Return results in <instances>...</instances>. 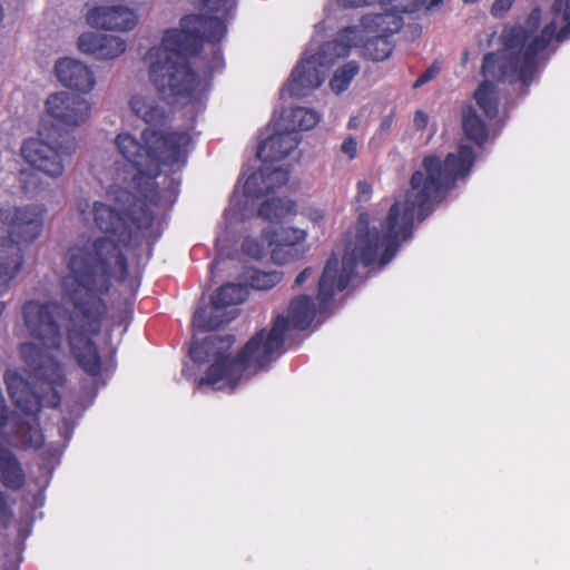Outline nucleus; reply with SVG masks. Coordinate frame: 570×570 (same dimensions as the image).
Instances as JSON below:
<instances>
[{
	"mask_svg": "<svg viewBox=\"0 0 570 570\" xmlns=\"http://www.w3.org/2000/svg\"><path fill=\"white\" fill-rule=\"evenodd\" d=\"M341 151L344 155L348 156L350 159H354L356 157L357 144L354 137L350 136L343 141L341 146Z\"/></svg>",
	"mask_w": 570,
	"mask_h": 570,
	"instance_id": "nucleus-39",
	"label": "nucleus"
},
{
	"mask_svg": "<svg viewBox=\"0 0 570 570\" xmlns=\"http://www.w3.org/2000/svg\"><path fill=\"white\" fill-rule=\"evenodd\" d=\"M393 114L385 116L380 124V132L387 134L393 126Z\"/></svg>",
	"mask_w": 570,
	"mask_h": 570,
	"instance_id": "nucleus-43",
	"label": "nucleus"
},
{
	"mask_svg": "<svg viewBox=\"0 0 570 570\" xmlns=\"http://www.w3.org/2000/svg\"><path fill=\"white\" fill-rule=\"evenodd\" d=\"M8 518V505L2 492L0 491V522L6 521Z\"/></svg>",
	"mask_w": 570,
	"mask_h": 570,
	"instance_id": "nucleus-47",
	"label": "nucleus"
},
{
	"mask_svg": "<svg viewBox=\"0 0 570 570\" xmlns=\"http://www.w3.org/2000/svg\"><path fill=\"white\" fill-rule=\"evenodd\" d=\"M307 217L312 223L320 225L321 223H323L325 214L322 209L309 208L307 210Z\"/></svg>",
	"mask_w": 570,
	"mask_h": 570,
	"instance_id": "nucleus-41",
	"label": "nucleus"
},
{
	"mask_svg": "<svg viewBox=\"0 0 570 570\" xmlns=\"http://www.w3.org/2000/svg\"><path fill=\"white\" fill-rule=\"evenodd\" d=\"M86 20L96 29L130 31L138 23V14L124 4L98 6L87 11Z\"/></svg>",
	"mask_w": 570,
	"mask_h": 570,
	"instance_id": "nucleus-13",
	"label": "nucleus"
},
{
	"mask_svg": "<svg viewBox=\"0 0 570 570\" xmlns=\"http://www.w3.org/2000/svg\"><path fill=\"white\" fill-rule=\"evenodd\" d=\"M132 114L149 125H159L165 119L164 108L148 94L134 95L129 100Z\"/></svg>",
	"mask_w": 570,
	"mask_h": 570,
	"instance_id": "nucleus-22",
	"label": "nucleus"
},
{
	"mask_svg": "<svg viewBox=\"0 0 570 570\" xmlns=\"http://www.w3.org/2000/svg\"><path fill=\"white\" fill-rule=\"evenodd\" d=\"M422 167L428 170V157H424L422 160Z\"/></svg>",
	"mask_w": 570,
	"mask_h": 570,
	"instance_id": "nucleus-55",
	"label": "nucleus"
},
{
	"mask_svg": "<svg viewBox=\"0 0 570 570\" xmlns=\"http://www.w3.org/2000/svg\"><path fill=\"white\" fill-rule=\"evenodd\" d=\"M78 48L97 60H114L125 53L127 42L118 36L85 32L78 38Z\"/></svg>",
	"mask_w": 570,
	"mask_h": 570,
	"instance_id": "nucleus-15",
	"label": "nucleus"
},
{
	"mask_svg": "<svg viewBox=\"0 0 570 570\" xmlns=\"http://www.w3.org/2000/svg\"><path fill=\"white\" fill-rule=\"evenodd\" d=\"M438 71V68L435 67V62L430 66V79H432L434 72Z\"/></svg>",
	"mask_w": 570,
	"mask_h": 570,
	"instance_id": "nucleus-54",
	"label": "nucleus"
},
{
	"mask_svg": "<svg viewBox=\"0 0 570 570\" xmlns=\"http://www.w3.org/2000/svg\"><path fill=\"white\" fill-rule=\"evenodd\" d=\"M358 41L357 30L343 28L336 37L323 45L315 55L302 60L293 70L286 90L293 97H305L317 89L324 81V72L321 70L338 58L350 55V50Z\"/></svg>",
	"mask_w": 570,
	"mask_h": 570,
	"instance_id": "nucleus-8",
	"label": "nucleus"
},
{
	"mask_svg": "<svg viewBox=\"0 0 570 570\" xmlns=\"http://www.w3.org/2000/svg\"><path fill=\"white\" fill-rule=\"evenodd\" d=\"M563 20L566 21V24L558 32L556 31L554 35V38L558 41H563L570 38V18Z\"/></svg>",
	"mask_w": 570,
	"mask_h": 570,
	"instance_id": "nucleus-42",
	"label": "nucleus"
},
{
	"mask_svg": "<svg viewBox=\"0 0 570 570\" xmlns=\"http://www.w3.org/2000/svg\"><path fill=\"white\" fill-rule=\"evenodd\" d=\"M443 0H430V9L438 7Z\"/></svg>",
	"mask_w": 570,
	"mask_h": 570,
	"instance_id": "nucleus-53",
	"label": "nucleus"
},
{
	"mask_svg": "<svg viewBox=\"0 0 570 570\" xmlns=\"http://www.w3.org/2000/svg\"><path fill=\"white\" fill-rule=\"evenodd\" d=\"M282 279V273L273 272H256L252 277V286L256 289H269L274 287Z\"/></svg>",
	"mask_w": 570,
	"mask_h": 570,
	"instance_id": "nucleus-33",
	"label": "nucleus"
},
{
	"mask_svg": "<svg viewBox=\"0 0 570 570\" xmlns=\"http://www.w3.org/2000/svg\"><path fill=\"white\" fill-rule=\"evenodd\" d=\"M144 198L135 200L126 216L120 208L104 202L77 200L81 222L104 234L95 239L81 237L70 246L66 255L68 273L62 278L63 294L75 308L70 316L72 325L68 328L69 344L80 367L92 376L101 368L100 356L90 340L99 332L100 318L106 312L99 295L109 289L108 276L126 277L125 250L136 246L139 230L153 223L154 213L148 203L160 202L153 183Z\"/></svg>",
	"mask_w": 570,
	"mask_h": 570,
	"instance_id": "nucleus-1",
	"label": "nucleus"
},
{
	"mask_svg": "<svg viewBox=\"0 0 570 570\" xmlns=\"http://www.w3.org/2000/svg\"><path fill=\"white\" fill-rule=\"evenodd\" d=\"M554 14H562L563 19L570 18V0H554L552 4Z\"/></svg>",
	"mask_w": 570,
	"mask_h": 570,
	"instance_id": "nucleus-40",
	"label": "nucleus"
},
{
	"mask_svg": "<svg viewBox=\"0 0 570 570\" xmlns=\"http://www.w3.org/2000/svg\"><path fill=\"white\" fill-rule=\"evenodd\" d=\"M125 196H126V199H127V200H129L130 195H129V194H127V193H125Z\"/></svg>",
	"mask_w": 570,
	"mask_h": 570,
	"instance_id": "nucleus-59",
	"label": "nucleus"
},
{
	"mask_svg": "<svg viewBox=\"0 0 570 570\" xmlns=\"http://www.w3.org/2000/svg\"><path fill=\"white\" fill-rule=\"evenodd\" d=\"M425 114L422 110H417L414 116V126L417 129H423L426 126Z\"/></svg>",
	"mask_w": 570,
	"mask_h": 570,
	"instance_id": "nucleus-44",
	"label": "nucleus"
},
{
	"mask_svg": "<svg viewBox=\"0 0 570 570\" xmlns=\"http://www.w3.org/2000/svg\"><path fill=\"white\" fill-rule=\"evenodd\" d=\"M0 222L11 227L12 235L31 243L42 232L43 209L36 205L24 207L2 205L0 206Z\"/></svg>",
	"mask_w": 570,
	"mask_h": 570,
	"instance_id": "nucleus-12",
	"label": "nucleus"
},
{
	"mask_svg": "<svg viewBox=\"0 0 570 570\" xmlns=\"http://www.w3.org/2000/svg\"><path fill=\"white\" fill-rule=\"evenodd\" d=\"M394 0H341L344 7L358 8L365 6H373L375 3L386 4L392 3Z\"/></svg>",
	"mask_w": 570,
	"mask_h": 570,
	"instance_id": "nucleus-38",
	"label": "nucleus"
},
{
	"mask_svg": "<svg viewBox=\"0 0 570 570\" xmlns=\"http://www.w3.org/2000/svg\"><path fill=\"white\" fill-rule=\"evenodd\" d=\"M465 4L476 3L479 0H462Z\"/></svg>",
	"mask_w": 570,
	"mask_h": 570,
	"instance_id": "nucleus-56",
	"label": "nucleus"
},
{
	"mask_svg": "<svg viewBox=\"0 0 570 570\" xmlns=\"http://www.w3.org/2000/svg\"><path fill=\"white\" fill-rule=\"evenodd\" d=\"M426 0H394L395 8L401 9L402 12H414L425 7Z\"/></svg>",
	"mask_w": 570,
	"mask_h": 570,
	"instance_id": "nucleus-35",
	"label": "nucleus"
},
{
	"mask_svg": "<svg viewBox=\"0 0 570 570\" xmlns=\"http://www.w3.org/2000/svg\"><path fill=\"white\" fill-rule=\"evenodd\" d=\"M265 177V185L268 187V193L274 190L277 187L285 185L288 181L289 175L288 170L282 167H264L262 168Z\"/></svg>",
	"mask_w": 570,
	"mask_h": 570,
	"instance_id": "nucleus-32",
	"label": "nucleus"
},
{
	"mask_svg": "<svg viewBox=\"0 0 570 570\" xmlns=\"http://www.w3.org/2000/svg\"><path fill=\"white\" fill-rule=\"evenodd\" d=\"M225 219L228 225L234 224L239 219L237 209L232 206L225 212Z\"/></svg>",
	"mask_w": 570,
	"mask_h": 570,
	"instance_id": "nucleus-45",
	"label": "nucleus"
},
{
	"mask_svg": "<svg viewBox=\"0 0 570 570\" xmlns=\"http://www.w3.org/2000/svg\"><path fill=\"white\" fill-rule=\"evenodd\" d=\"M357 124H358V119L356 117H353L348 121V127L350 128H355L357 126Z\"/></svg>",
	"mask_w": 570,
	"mask_h": 570,
	"instance_id": "nucleus-50",
	"label": "nucleus"
},
{
	"mask_svg": "<svg viewBox=\"0 0 570 570\" xmlns=\"http://www.w3.org/2000/svg\"><path fill=\"white\" fill-rule=\"evenodd\" d=\"M9 287L4 284V282L0 281V295L4 294Z\"/></svg>",
	"mask_w": 570,
	"mask_h": 570,
	"instance_id": "nucleus-52",
	"label": "nucleus"
},
{
	"mask_svg": "<svg viewBox=\"0 0 570 570\" xmlns=\"http://www.w3.org/2000/svg\"><path fill=\"white\" fill-rule=\"evenodd\" d=\"M462 129L465 137L478 146H482L489 136L485 124L471 106L462 111Z\"/></svg>",
	"mask_w": 570,
	"mask_h": 570,
	"instance_id": "nucleus-25",
	"label": "nucleus"
},
{
	"mask_svg": "<svg viewBox=\"0 0 570 570\" xmlns=\"http://www.w3.org/2000/svg\"><path fill=\"white\" fill-rule=\"evenodd\" d=\"M45 106L55 124L67 131L87 124L92 114L91 102L87 98L68 91L49 95Z\"/></svg>",
	"mask_w": 570,
	"mask_h": 570,
	"instance_id": "nucleus-11",
	"label": "nucleus"
},
{
	"mask_svg": "<svg viewBox=\"0 0 570 570\" xmlns=\"http://www.w3.org/2000/svg\"><path fill=\"white\" fill-rule=\"evenodd\" d=\"M312 274V268L307 267L303 269L296 277L294 286H301Z\"/></svg>",
	"mask_w": 570,
	"mask_h": 570,
	"instance_id": "nucleus-46",
	"label": "nucleus"
},
{
	"mask_svg": "<svg viewBox=\"0 0 570 570\" xmlns=\"http://www.w3.org/2000/svg\"><path fill=\"white\" fill-rule=\"evenodd\" d=\"M294 205L291 200L273 198L264 202L258 210L262 218L271 222H279L292 214Z\"/></svg>",
	"mask_w": 570,
	"mask_h": 570,
	"instance_id": "nucleus-29",
	"label": "nucleus"
},
{
	"mask_svg": "<svg viewBox=\"0 0 570 570\" xmlns=\"http://www.w3.org/2000/svg\"><path fill=\"white\" fill-rule=\"evenodd\" d=\"M199 352L200 351L198 348H196L195 351L191 352L194 360L197 361V362H202L203 361L202 357L199 356Z\"/></svg>",
	"mask_w": 570,
	"mask_h": 570,
	"instance_id": "nucleus-51",
	"label": "nucleus"
},
{
	"mask_svg": "<svg viewBox=\"0 0 570 570\" xmlns=\"http://www.w3.org/2000/svg\"><path fill=\"white\" fill-rule=\"evenodd\" d=\"M401 9L386 10L383 13L365 14L361 19L360 26H350L357 30L358 41L352 48L360 46L364 37H384L390 38L393 33L397 32L402 27V18L399 14Z\"/></svg>",
	"mask_w": 570,
	"mask_h": 570,
	"instance_id": "nucleus-16",
	"label": "nucleus"
},
{
	"mask_svg": "<svg viewBox=\"0 0 570 570\" xmlns=\"http://www.w3.org/2000/svg\"><path fill=\"white\" fill-rule=\"evenodd\" d=\"M286 332L287 322L279 315L269 332L263 330L257 333L234 358L228 354L234 343L230 335L210 336L204 342L203 348L213 357V363L205 376L199 379L198 387H235L244 377H249L274 361L282 352Z\"/></svg>",
	"mask_w": 570,
	"mask_h": 570,
	"instance_id": "nucleus-6",
	"label": "nucleus"
},
{
	"mask_svg": "<svg viewBox=\"0 0 570 570\" xmlns=\"http://www.w3.org/2000/svg\"><path fill=\"white\" fill-rule=\"evenodd\" d=\"M23 326L37 341L20 344L19 351L28 371L40 384V392L30 390L23 377L13 370L6 371L3 381L17 407L36 414L42 406L55 407L60 402L58 387L65 382V372L57 358L63 342L61 308L56 303L30 299L21 308Z\"/></svg>",
	"mask_w": 570,
	"mask_h": 570,
	"instance_id": "nucleus-3",
	"label": "nucleus"
},
{
	"mask_svg": "<svg viewBox=\"0 0 570 570\" xmlns=\"http://www.w3.org/2000/svg\"><path fill=\"white\" fill-rule=\"evenodd\" d=\"M307 236L306 230L301 228H279L274 232H265L264 239L272 249V258L277 264H283L287 259L283 253L289 254L293 252V246L305 240Z\"/></svg>",
	"mask_w": 570,
	"mask_h": 570,
	"instance_id": "nucleus-18",
	"label": "nucleus"
},
{
	"mask_svg": "<svg viewBox=\"0 0 570 570\" xmlns=\"http://www.w3.org/2000/svg\"><path fill=\"white\" fill-rule=\"evenodd\" d=\"M0 481L12 490L20 489L24 483V473L18 460L3 448L0 450Z\"/></svg>",
	"mask_w": 570,
	"mask_h": 570,
	"instance_id": "nucleus-24",
	"label": "nucleus"
},
{
	"mask_svg": "<svg viewBox=\"0 0 570 570\" xmlns=\"http://www.w3.org/2000/svg\"><path fill=\"white\" fill-rule=\"evenodd\" d=\"M358 72L360 63L355 60H351L338 67L330 80L332 91L336 95L344 92Z\"/></svg>",
	"mask_w": 570,
	"mask_h": 570,
	"instance_id": "nucleus-28",
	"label": "nucleus"
},
{
	"mask_svg": "<svg viewBox=\"0 0 570 570\" xmlns=\"http://www.w3.org/2000/svg\"><path fill=\"white\" fill-rule=\"evenodd\" d=\"M31 178H32V174L31 173L21 171L20 180H21V183H23L24 188L27 190L35 189V187H31Z\"/></svg>",
	"mask_w": 570,
	"mask_h": 570,
	"instance_id": "nucleus-48",
	"label": "nucleus"
},
{
	"mask_svg": "<svg viewBox=\"0 0 570 570\" xmlns=\"http://www.w3.org/2000/svg\"><path fill=\"white\" fill-rule=\"evenodd\" d=\"M17 436L24 448L38 449L43 443V436L35 419L28 423H21L17 430Z\"/></svg>",
	"mask_w": 570,
	"mask_h": 570,
	"instance_id": "nucleus-30",
	"label": "nucleus"
},
{
	"mask_svg": "<svg viewBox=\"0 0 570 570\" xmlns=\"http://www.w3.org/2000/svg\"><path fill=\"white\" fill-rule=\"evenodd\" d=\"M428 176L422 170L415 171L405 195V204L401 210L394 203L382 224L384 235L380 237L368 228V216L361 214L354 232L347 234L345 253L341 266L336 254L327 261L318 282L317 299L321 311L327 308L336 291L347 287L357 263L370 265L380 257V265L391 262L397 252L401 240L407 239L414 219L423 220L426 215Z\"/></svg>",
	"mask_w": 570,
	"mask_h": 570,
	"instance_id": "nucleus-2",
	"label": "nucleus"
},
{
	"mask_svg": "<svg viewBox=\"0 0 570 570\" xmlns=\"http://www.w3.org/2000/svg\"><path fill=\"white\" fill-rule=\"evenodd\" d=\"M265 183L264 171L263 169H259L246 179L244 184V191L250 197H261L268 193V187H266Z\"/></svg>",
	"mask_w": 570,
	"mask_h": 570,
	"instance_id": "nucleus-31",
	"label": "nucleus"
},
{
	"mask_svg": "<svg viewBox=\"0 0 570 570\" xmlns=\"http://www.w3.org/2000/svg\"><path fill=\"white\" fill-rule=\"evenodd\" d=\"M372 194V185L366 180H360L357 183V195L356 202L358 204H365L370 200Z\"/></svg>",
	"mask_w": 570,
	"mask_h": 570,
	"instance_id": "nucleus-37",
	"label": "nucleus"
},
{
	"mask_svg": "<svg viewBox=\"0 0 570 570\" xmlns=\"http://www.w3.org/2000/svg\"><path fill=\"white\" fill-rule=\"evenodd\" d=\"M75 151L73 139H67L57 146L39 139H29L21 147V155L26 163L50 178L62 176L65 166Z\"/></svg>",
	"mask_w": 570,
	"mask_h": 570,
	"instance_id": "nucleus-10",
	"label": "nucleus"
},
{
	"mask_svg": "<svg viewBox=\"0 0 570 570\" xmlns=\"http://www.w3.org/2000/svg\"><path fill=\"white\" fill-rule=\"evenodd\" d=\"M55 72L62 86L76 91L87 94L96 85L94 71L78 59L65 57L57 60Z\"/></svg>",
	"mask_w": 570,
	"mask_h": 570,
	"instance_id": "nucleus-14",
	"label": "nucleus"
},
{
	"mask_svg": "<svg viewBox=\"0 0 570 570\" xmlns=\"http://www.w3.org/2000/svg\"><path fill=\"white\" fill-rule=\"evenodd\" d=\"M541 18L542 10L539 7L533 8L527 17L524 26L514 24L504 28L501 35V50L484 55L481 66V75L484 80L474 92V99L489 119H493L498 115V83L520 82L528 92L540 71V53L549 47L557 30L556 23L549 22L539 35H535Z\"/></svg>",
	"mask_w": 570,
	"mask_h": 570,
	"instance_id": "nucleus-5",
	"label": "nucleus"
},
{
	"mask_svg": "<svg viewBox=\"0 0 570 570\" xmlns=\"http://www.w3.org/2000/svg\"><path fill=\"white\" fill-rule=\"evenodd\" d=\"M514 1L515 0H494L490 10L491 14L497 18L502 17L512 8Z\"/></svg>",
	"mask_w": 570,
	"mask_h": 570,
	"instance_id": "nucleus-36",
	"label": "nucleus"
},
{
	"mask_svg": "<svg viewBox=\"0 0 570 570\" xmlns=\"http://www.w3.org/2000/svg\"><path fill=\"white\" fill-rule=\"evenodd\" d=\"M428 82V71H424L419 79L414 82L413 87L417 88Z\"/></svg>",
	"mask_w": 570,
	"mask_h": 570,
	"instance_id": "nucleus-49",
	"label": "nucleus"
},
{
	"mask_svg": "<svg viewBox=\"0 0 570 570\" xmlns=\"http://www.w3.org/2000/svg\"><path fill=\"white\" fill-rule=\"evenodd\" d=\"M320 121V116L314 110L296 107L284 110L274 122V128L287 132L297 134L298 130H309Z\"/></svg>",
	"mask_w": 570,
	"mask_h": 570,
	"instance_id": "nucleus-20",
	"label": "nucleus"
},
{
	"mask_svg": "<svg viewBox=\"0 0 570 570\" xmlns=\"http://www.w3.org/2000/svg\"><path fill=\"white\" fill-rule=\"evenodd\" d=\"M235 8L234 0H204V13L181 19L180 29L167 30L161 43L142 56L150 83L169 102L188 98L196 87L188 57L195 55L203 39L220 41L226 33L225 17Z\"/></svg>",
	"mask_w": 570,
	"mask_h": 570,
	"instance_id": "nucleus-4",
	"label": "nucleus"
},
{
	"mask_svg": "<svg viewBox=\"0 0 570 570\" xmlns=\"http://www.w3.org/2000/svg\"><path fill=\"white\" fill-rule=\"evenodd\" d=\"M248 295V289L243 284H226L213 295L212 302L219 306H233L243 303Z\"/></svg>",
	"mask_w": 570,
	"mask_h": 570,
	"instance_id": "nucleus-27",
	"label": "nucleus"
},
{
	"mask_svg": "<svg viewBox=\"0 0 570 570\" xmlns=\"http://www.w3.org/2000/svg\"><path fill=\"white\" fill-rule=\"evenodd\" d=\"M360 45L363 47V56L373 61H382L389 58L393 51L390 38L364 37Z\"/></svg>",
	"mask_w": 570,
	"mask_h": 570,
	"instance_id": "nucleus-26",
	"label": "nucleus"
},
{
	"mask_svg": "<svg viewBox=\"0 0 570 570\" xmlns=\"http://www.w3.org/2000/svg\"><path fill=\"white\" fill-rule=\"evenodd\" d=\"M24 262L23 253L11 236L0 237V281L9 287L20 273Z\"/></svg>",
	"mask_w": 570,
	"mask_h": 570,
	"instance_id": "nucleus-19",
	"label": "nucleus"
},
{
	"mask_svg": "<svg viewBox=\"0 0 570 570\" xmlns=\"http://www.w3.org/2000/svg\"><path fill=\"white\" fill-rule=\"evenodd\" d=\"M141 141L128 132L119 134L115 145L128 165L114 163L107 168L116 186H121L129 177L137 175L154 179L159 175L160 166L181 165L186 160L190 138L185 132L158 131L145 129Z\"/></svg>",
	"mask_w": 570,
	"mask_h": 570,
	"instance_id": "nucleus-7",
	"label": "nucleus"
},
{
	"mask_svg": "<svg viewBox=\"0 0 570 570\" xmlns=\"http://www.w3.org/2000/svg\"><path fill=\"white\" fill-rule=\"evenodd\" d=\"M475 161L471 146L460 145L456 153H450L442 161L430 156V214L446 199L459 179L465 178Z\"/></svg>",
	"mask_w": 570,
	"mask_h": 570,
	"instance_id": "nucleus-9",
	"label": "nucleus"
},
{
	"mask_svg": "<svg viewBox=\"0 0 570 570\" xmlns=\"http://www.w3.org/2000/svg\"><path fill=\"white\" fill-rule=\"evenodd\" d=\"M316 314L312 298L307 295L298 296L291 301L288 317H284L289 326L304 330L311 325Z\"/></svg>",
	"mask_w": 570,
	"mask_h": 570,
	"instance_id": "nucleus-23",
	"label": "nucleus"
},
{
	"mask_svg": "<svg viewBox=\"0 0 570 570\" xmlns=\"http://www.w3.org/2000/svg\"><path fill=\"white\" fill-rule=\"evenodd\" d=\"M243 250L248 256L259 259L265 255V245L254 238H246L243 243Z\"/></svg>",
	"mask_w": 570,
	"mask_h": 570,
	"instance_id": "nucleus-34",
	"label": "nucleus"
},
{
	"mask_svg": "<svg viewBox=\"0 0 570 570\" xmlns=\"http://www.w3.org/2000/svg\"><path fill=\"white\" fill-rule=\"evenodd\" d=\"M3 309H4V303H0V315L2 314Z\"/></svg>",
	"mask_w": 570,
	"mask_h": 570,
	"instance_id": "nucleus-58",
	"label": "nucleus"
},
{
	"mask_svg": "<svg viewBox=\"0 0 570 570\" xmlns=\"http://www.w3.org/2000/svg\"><path fill=\"white\" fill-rule=\"evenodd\" d=\"M299 142V136L275 128V132L262 142L257 156L263 161H279L286 158Z\"/></svg>",
	"mask_w": 570,
	"mask_h": 570,
	"instance_id": "nucleus-17",
	"label": "nucleus"
},
{
	"mask_svg": "<svg viewBox=\"0 0 570 570\" xmlns=\"http://www.w3.org/2000/svg\"><path fill=\"white\" fill-rule=\"evenodd\" d=\"M225 306H219L212 302L209 307H200L194 315V325L204 331H215L222 325L233 321L237 314L232 309L225 312Z\"/></svg>",
	"mask_w": 570,
	"mask_h": 570,
	"instance_id": "nucleus-21",
	"label": "nucleus"
},
{
	"mask_svg": "<svg viewBox=\"0 0 570 570\" xmlns=\"http://www.w3.org/2000/svg\"><path fill=\"white\" fill-rule=\"evenodd\" d=\"M3 19V9H2V6L0 4V22L2 21Z\"/></svg>",
	"mask_w": 570,
	"mask_h": 570,
	"instance_id": "nucleus-57",
	"label": "nucleus"
}]
</instances>
